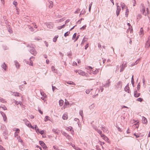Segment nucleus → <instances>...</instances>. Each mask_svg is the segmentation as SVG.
Masks as SVG:
<instances>
[{"label":"nucleus","instance_id":"nucleus-1","mask_svg":"<svg viewBox=\"0 0 150 150\" xmlns=\"http://www.w3.org/2000/svg\"><path fill=\"white\" fill-rule=\"evenodd\" d=\"M141 11L142 14L145 16H146L148 13V8H146V12H145V7L144 6L143 4H141Z\"/></svg>","mask_w":150,"mask_h":150},{"label":"nucleus","instance_id":"nucleus-2","mask_svg":"<svg viewBox=\"0 0 150 150\" xmlns=\"http://www.w3.org/2000/svg\"><path fill=\"white\" fill-rule=\"evenodd\" d=\"M122 86V82L121 81H118L115 86L116 88L117 89H120Z\"/></svg>","mask_w":150,"mask_h":150},{"label":"nucleus","instance_id":"nucleus-3","mask_svg":"<svg viewBox=\"0 0 150 150\" xmlns=\"http://www.w3.org/2000/svg\"><path fill=\"white\" fill-rule=\"evenodd\" d=\"M101 131H98V133L100 134V136L105 141H107L108 140V138L105 135L103 134Z\"/></svg>","mask_w":150,"mask_h":150},{"label":"nucleus","instance_id":"nucleus-4","mask_svg":"<svg viewBox=\"0 0 150 150\" xmlns=\"http://www.w3.org/2000/svg\"><path fill=\"white\" fill-rule=\"evenodd\" d=\"M62 134L65 136L68 140H70L71 139V137L65 132H62Z\"/></svg>","mask_w":150,"mask_h":150},{"label":"nucleus","instance_id":"nucleus-5","mask_svg":"<svg viewBox=\"0 0 150 150\" xmlns=\"http://www.w3.org/2000/svg\"><path fill=\"white\" fill-rule=\"evenodd\" d=\"M118 3H116V5L117 6V10L116 11V14L117 16L119 14L120 11H121V8L120 6L118 5Z\"/></svg>","mask_w":150,"mask_h":150},{"label":"nucleus","instance_id":"nucleus-6","mask_svg":"<svg viewBox=\"0 0 150 150\" xmlns=\"http://www.w3.org/2000/svg\"><path fill=\"white\" fill-rule=\"evenodd\" d=\"M30 52L32 54L34 55H35L37 54V52L36 51L35 49L33 48V47L30 50Z\"/></svg>","mask_w":150,"mask_h":150},{"label":"nucleus","instance_id":"nucleus-7","mask_svg":"<svg viewBox=\"0 0 150 150\" xmlns=\"http://www.w3.org/2000/svg\"><path fill=\"white\" fill-rule=\"evenodd\" d=\"M39 143L45 150H47V147L43 141H40Z\"/></svg>","mask_w":150,"mask_h":150},{"label":"nucleus","instance_id":"nucleus-8","mask_svg":"<svg viewBox=\"0 0 150 150\" xmlns=\"http://www.w3.org/2000/svg\"><path fill=\"white\" fill-rule=\"evenodd\" d=\"M101 128L104 132L107 134L109 132L108 129L105 126H104L103 125H101Z\"/></svg>","mask_w":150,"mask_h":150},{"label":"nucleus","instance_id":"nucleus-9","mask_svg":"<svg viewBox=\"0 0 150 150\" xmlns=\"http://www.w3.org/2000/svg\"><path fill=\"white\" fill-rule=\"evenodd\" d=\"M126 67V64L125 63V64L124 62L120 66V72H122L124 70L125 67Z\"/></svg>","mask_w":150,"mask_h":150},{"label":"nucleus","instance_id":"nucleus-10","mask_svg":"<svg viewBox=\"0 0 150 150\" xmlns=\"http://www.w3.org/2000/svg\"><path fill=\"white\" fill-rule=\"evenodd\" d=\"M46 25L48 28L50 29H52L54 26V24L51 22H50L46 24Z\"/></svg>","mask_w":150,"mask_h":150},{"label":"nucleus","instance_id":"nucleus-11","mask_svg":"<svg viewBox=\"0 0 150 150\" xmlns=\"http://www.w3.org/2000/svg\"><path fill=\"white\" fill-rule=\"evenodd\" d=\"M23 121L25 122V124L29 127V126L31 125V124H30V122L28 121L26 119H24L23 120Z\"/></svg>","mask_w":150,"mask_h":150},{"label":"nucleus","instance_id":"nucleus-12","mask_svg":"<svg viewBox=\"0 0 150 150\" xmlns=\"http://www.w3.org/2000/svg\"><path fill=\"white\" fill-rule=\"evenodd\" d=\"M52 131L55 133L57 134L58 135L59 133V130L57 129H52Z\"/></svg>","mask_w":150,"mask_h":150},{"label":"nucleus","instance_id":"nucleus-13","mask_svg":"<svg viewBox=\"0 0 150 150\" xmlns=\"http://www.w3.org/2000/svg\"><path fill=\"white\" fill-rule=\"evenodd\" d=\"M110 83V79H108L107 81V83L103 85V86H104L105 87H107L109 86Z\"/></svg>","mask_w":150,"mask_h":150},{"label":"nucleus","instance_id":"nucleus-14","mask_svg":"<svg viewBox=\"0 0 150 150\" xmlns=\"http://www.w3.org/2000/svg\"><path fill=\"white\" fill-rule=\"evenodd\" d=\"M76 73H78L79 74L82 76H83L85 74L84 72L81 70H79L76 71Z\"/></svg>","mask_w":150,"mask_h":150},{"label":"nucleus","instance_id":"nucleus-15","mask_svg":"<svg viewBox=\"0 0 150 150\" xmlns=\"http://www.w3.org/2000/svg\"><path fill=\"white\" fill-rule=\"evenodd\" d=\"M139 35L140 37H142L144 35L143 30L142 28H141L139 32Z\"/></svg>","mask_w":150,"mask_h":150},{"label":"nucleus","instance_id":"nucleus-16","mask_svg":"<svg viewBox=\"0 0 150 150\" xmlns=\"http://www.w3.org/2000/svg\"><path fill=\"white\" fill-rule=\"evenodd\" d=\"M1 67L4 70L6 71V70L7 66L4 62L3 64L2 65Z\"/></svg>","mask_w":150,"mask_h":150},{"label":"nucleus","instance_id":"nucleus-17","mask_svg":"<svg viewBox=\"0 0 150 150\" xmlns=\"http://www.w3.org/2000/svg\"><path fill=\"white\" fill-rule=\"evenodd\" d=\"M140 93H137V91H135L134 92V96L136 97H138L140 96Z\"/></svg>","mask_w":150,"mask_h":150},{"label":"nucleus","instance_id":"nucleus-18","mask_svg":"<svg viewBox=\"0 0 150 150\" xmlns=\"http://www.w3.org/2000/svg\"><path fill=\"white\" fill-rule=\"evenodd\" d=\"M150 46V39L149 40L148 39V40L146 41V47H149Z\"/></svg>","mask_w":150,"mask_h":150},{"label":"nucleus","instance_id":"nucleus-19","mask_svg":"<svg viewBox=\"0 0 150 150\" xmlns=\"http://www.w3.org/2000/svg\"><path fill=\"white\" fill-rule=\"evenodd\" d=\"M13 95L15 96H21L20 95H21V94H20L19 93L17 92H14L13 94Z\"/></svg>","mask_w":150,"mask_h":150},{"label":"nucleus","instance_id":"nucleus-20","mask_svg":"<svg viewBox=\"0 0 150 150\" xmlns=\"http://www.w3.org/2000/svg\"><path fill=\"white\" fill-rule=\"evenodd\" d=\"M76 150H81V149L78 147L77 146H76L74 144H72L71 145Z\"/></svg>","mask_w":150,"mask_h":150},{"label":"nucleus","instance_id":"nucleus-21","mask_svg":"<svg viewBox=\"0 0 150 150\" xmlns=\"http://www.w3.org/2000/svg\"><path fill=\"white\" fill-rule=\"evenodd\" d=\"M142 121L144 123H146L147 122V119L144 117H142Z\"/></svg>","mask_w":150,"mask_h":150},{"label":"nucleus","instance_id":"nucleus-22","mask_svg":"<svg viewBox=\"0 0 150 150\" xmlns=\"http://www.w3.org/2000/svg\"><path fill=\"white\" fill-rule=\"evenodd\" d=\"M92 73L93 74H97L99 71L98 69H96V70H94L93 69L92 70Z\"/></svg>","mask_w":150,"mask_h":150},{"label":"nucleus","instance_id":"nucleus-23","mask_svg":"<svg viewBox=\"0 0 150 150\" xmlns=\"http://www.w3.org/2000/svg\"><path fill=\"white\" fill-rule=\"evenodd\" d=\"M62 118L64 120H67L68 118V116L66 114H64Z\"/></svg>","mask_w":150,"mask_h":150},{"label":"nucleus","instance_id":"nucleus-24","mask_svg":"<svg viewBox=\"0 0 150 150\" xmlns=\"http://www.w3.org/2000/svg\"><path fill=\"white\" fill-rule=\"evenodd\" d=\"M129 88L128 86H126L125 88L124 89L127 92L129 93Z\"/></svg>","mask_w":150,"mask_h":150},{"label":"nucleus","instance_id":"nucleus-25","mask_svg":"<svg viewBox=\"0 0 150 150\" xmlns=\"http://www.w3.org/2000/svg\"><path fill=\"white\" fill-rule=\"evenodd\" d=\"M50 5L49 6L50 8H52L53 6V2L52 1H50Z\"/></svg>","mask_w":150,"mask_h":150},{"label":"nucleus","instance_id":"nucleus-26","mask_svg":"<svg viewBox=\"0 0 150 150\" xmlns=\"http://www.w3.org/2000/svg\"><path fill=\"white\" fill-rule=\"evenodd\" d=\"M142 16L140 14H139L137 15V21H139L140 19L141 18Z\"/></svg>","mask_w":150,"mask_h":150},{"label":"nucleus","instance_id":"nucleus-27","mask_svg":"<svg viewBox=\"0 0 150 150\" xmlns=\"http://www.w3.org/2000/svg\"><path fill=\"white\" fill-rule=\"evenodd\" d=\"M64 101L62 100H59V105L60 106H61L62 105Z\"/></svg>","mask_w":150,"mask_h":150},{"label":"nucleus","instance_id":"nucleus-28","mask_svg":"<svg viewBox=\"0 0 150 150\" xmlns=\"http://www.w3.org/2000/svg\"><path fill=\"white\" fill-rule=\"evenodd\" d=\"M72 127L71 126H69V127H67L65 128L67 130H70V131L72 130Z\"/></svg>","mask_w":150,"mask_h":150},{"label":"nucleus","instance_id":"nucleus-29","mask_svg":"<svg viewBox=\"0 0 150 150\" xmlns=\"http://www.w3.org/2000/svg\"><path fill=\"white\" fill-rule=\"evenodd\" d=\"M15 65L16 67L18 68L20 66L19 63L17 62V61H15Z\"/></svg>","mask_w":150,"mask_h":150},{"label":"nucleus","instance_id":"nucleus-30","mask_svg":"<svg viewBox=\"0 0 150 150\" xmlns=\"http://www.w3.org/2000/svg\"><path fill=\"white\" fill-rule=\"evenodd\" d=\"M67 83L68 84H69V85H75V83L74 82H73L72 81H69L67 82Z\"/></svg>","mask_w":150,"mask_h":150},{"label":"nucleus","instance_id":"nucleus-31","mask_svg":"<svg viewBox=\"0 0 150 150\" xmlns=\"http://www.w3.org/2000/svg\"><path fill=\"white\" fill-rule=\"evenodd\" d=\"M129 13V10L127 8L126 10V12H125V16L126 17H127Z\"/></svg>","mask_w":150,"mask_h":150},{"label":"nucleus","instance_id":"nucleus-32","mask_svg":"<svg viewBox=\"0 0 150 150\" xmlns=\"http://www.w3.org/2000/svg\"><path fill=\"white\" fill-rule=\"evenodd\" d=\"M93 129H94L98 133V131H100V130L98 129L97 127L94 125H93Z\"/></svg>","mask_w":150,"mask_h":150},{"label":"nucleus","instance_id":"nucleus-33","mask_svg":"<svg viewBox=\"0 0 150 150\" xmlns=\"http://www.w3.org/2000/svg\"><path fill=\"white\" fill-rule=\"evenodd\" d=\"M51 69L52 71L54 72H56L57 71V70L55 68L54 66H52Z\"/></svg>","mask_w":150,"mask_h":150},{"label":"nucleus","instance_id":"nucleus-34","mask_svg":"<svg viewBox=\"0 0 150 150\" xmlns=\"http://www.w3.org/2000/svg\"><path fill=\"white\" fill-rule=\"evenodd\" d=\"M34 128L35 129V130L36 131V132L37 133H38V132H39V130L38 127H37V125H35Z\"/></svg>","mask_w":150,"mask_h":150},{"label":"nucleus","instance_id":"nucleus-35","mask_svg":"<svg viewBox=\"0 0 150 150\" xmlns=\"http://www.w3.org/2000/svg\"><path fill=\"white\" fill-rule=\"evenodd\" d=\"M58 37V35L55 36L53 38V41L54 42H55L57 40V38Z\"/></svg>","mask_w":150,"mask_h":150},{"label":"nucleus","instance_id":"nucleus-36","mask_svg":"<svg viewBox=\"0 0 150 150\" xmlns=\"http://www.w3.org/2000/svg\"><path fill=\"white\" fill-rule=\"evenodd\" d=\"M93 89H88L86 90V92L87 94H88Z\"/></svg>","mask_w":150,"mask_h":150},{"label":"nucleus","instance_id":"nucleus-37","mask_svg":"<svg viewBox=\"0 0 150 150\" xmlns=\"http://www.w3.org/2000/svg\"><path fill=\"white\" fill-rule=\"evenodd\" d=\"M64 26L65 25H63L62 26H58L57 28H58V29L60 30L62 28H63L64 27Z\"/></svg>","mask_w":150,"mask_h":150},{"label":"nucleus","instance_id":"nucleus-38","mask_svg":"<svg viewBox=\"0 0 150 150\" xmlns=\"http://www.w3.org/2000/svg\"><path fill=\"white\" fill-rule=\"evenodd\" d=\"M0 107H1V108L4 110H7V108H6V107L4 105L1 106Z\"/></svg>","mask_w":150,"mask_h":150},{"label":"nucleus","instance_id":"nucleus-39","mask_svg":"<svg viewBox=\"0 0 150 150\" xmlns=\"http://www.w3.org/2000/svg\"><path fill=\"white\" fill-rule=\"evenodd\" d=\"M79 114L82 117H83V112L82 110H80L79 111Z\"/></svg>","mask_w":150,"mask_h":150},{"label":"nucleus","instance_id":"nucleus-40","mask_svg":"<svg viewBox=\"0 0 150 150\" xmlns=\"http://www.w3.org/2000/svg\"><path fill=\"white\" fill-rule=\"evenodd\" d=\"M15 102L16 104L17 105H18V104H20L21 105L22 104L21 102L20 101L18 102V101H15Z\"/></svg>","mask_w":150,"mask_h":150},{"label":"nucleus","instance_id":"nucleus-41","mask_svg":"<svg viewBox=\"0 0 150 150\" xmlns=\"http://www.w3.org/2000/svg\"><path fill=\"white\" fill-rule=\"evenodd\" d=\"M70 32H67L65 33L64 35V36L65 37H67V36H68Z\"/></svg>","mask_w":150,"mask_h":150},{"label":"nucleus","instance_id":"nucleus-42","mask_svg":"<svg viewBox=\"0 0 150 150\" xmlns=\"http://www.w3.org/2000/svg\"><path fill=\"white\" fill-rule=\"evenodd\" d=\"M13 4L15 6V7H16V6L17 5V3L15 1H14L13 2Z\"/></svg>","mask_w":150,"mask_h":150},{"label":"nucleus","instance_id":"nucleus-43","mask_svg":"<svg viewBox=\"0 0 150 150\" xmlns=\"http://www.w3.org/2000/svg\"><path fill=\"white\" fill-rule=\"evenodd\" d=\"M0 101L3 103H4L6 102V101L5 100L2 98H0Z\"/></svg>","mask_w":150,"mask_h":150},{"label":"nucleus","instance_id":"nucleus-44","mask_svg":"<svg viewBox=\"0 0 150 150\" xmlns=\"http://www.w3.org/2000/svg\"><path fill=\"white\" fill-rule=\"evenodd\" d=\"M86 13V11L85 10H83L81 11V13H80V15L79 16H80V15L81 14H84V13Z\"/></svg>","mask_w":150,"mask_h":150},{"label":"nucleus","instance_id":"nucleus-45","mask_svg":"<svg viewBox=\"0 0 150 150\" xmlns=\"http://www.w3.org/2000/svg\"><path fill=\"white\" fill-rule=\"evenodd\" d=\"M92 2L90 4H89V12H90L91 11V6L92 5Z\"/></svg>","mask_w":150,"mask_h":150},{"label":"nucleus","instance_id":"nucleus-46","mask_svg":"<svg viewBox=\"0 0 150 150\" xmlns=\"http://www.w3.org/2000/svg\"><path fill=\"white\" fill-rule=\"evenodd\" d=\"M121 6L122 9H123L124 8H126V6L124 3L123 4V5H122Z\"/></svg>","mask_w":150,"mask_h":150},{"label":"nucleus","instance_id":"nucleus-47","mask_svg":"<svg viewBox=\"0 0 150 150\" xmlns=\"http://www.w3.org/2000/svg\"><path fill=\"white\" fill-rule=\"evenodd\" d=\"M49 117L47 116H45V122H46L48 120H49V119H48V118H49Z\"/></svg>","mask_w":150,"mask_h":150},{"label":"nucleus","instance_id":"nucleus-48","mask_svg":"<svg viewBox=\"0 0 150 150\" xmlns=\"http://www.w3.org/2000/svg\"><path fill=\"white\" fill-rule=\"evenodd\" d=\"M76 35V33H74L73 36V37H72L73 40H74L75 38Z\"/></svg>","mask_w":150,"mask_h":150},{"label":"nucleus","instance_id":"nucleus-49","mask_svg":"<svg viewBox=\"0 0 150 150\" xmlns=\"http://www.w3.org/2000/svg\"><path fill=\"white\" fill-rule=\"evenodd\" d=\"M80 11V9L79 8H78L75 11L74 13L76 14L78 13V12Z\"/></svg>","mask_w":150,"mask_h":150},{"label":"nucleus","instance_id":"nucleus-50","mask_svg":"<svg viewBox=\"0 0 150 150\" xmlns=\"http://www.w3.org/2000/svg\"><path fill=\"white\" fill-rule=\"evenodd\" d=\"M131 82L132 85H134V79L133 78V76H132V79H131Z\"/></svg>","mask_w":150,"mask_h":150},{"label":"nucleus","instance_id":"nucleus-51","mask_svg":"<svg viewBox=\"0 0 150 150\" xmlns=\"http://www.w3.org/2000/svg\"><path fill=\"white\" fill-rule=\"evenodd\" d=\"M40 93H41V94L42 95V96H43V97H45L46 96V95L45 93H44V92H41Z\"/></svg>","mask_w":150,"mask_h":150},{"label":"nucleus","instance_id":"nucleus-52","mask_svg":"<svg viewBox=\"0 0 150 150\" xmlns=\"http://www.w3.org/2000/svg\"><path fill=\"white\" fill-rule=\"evenodd\" d=\"M19 129H16V133H15V135H17V134H16V133H19Z\"/></svg>","mask_w":150,"mask_h":150},{"label":"nucleus","instance_id":"nucleus-53","mask_svg":"<svg viewBox=\"0 0 150 150\" xmlns=\"http://www.w3.org/2000/svg\"><path fill=\"white\" fill-rule=\"evenodd\" d=\"M137 100L138 101H140V102H141L142 101L143 99L141 98H137Z\"/></svg>","mask_w":150,"mask_h":150},{"label":"nucleus","instance_id":"nucleus-54","mask_svg":"<svg viewBox=\"0 0 150 150\" xmlns=\"http://www.w3.org/2000/svg\"><path fill=\"white\" fill-rule=\"evenodd\" d=\"M85 39H86L87 40L88 39V38H85V36L84 37L83 39V40H82L83 42H85L87 41V40H85Z\"/></svg>","mask_w":150,"mask_h":150},{"label":"nucleus","instance_id":"nucleus-55","mask_svg":"<svg viewBox=\"0 0 150 150\" xmlns=\"http://www.w3.org/2000/svg\"><path fill=\"white\" fill-rule=\"evenodd\" d=\"M86 27V25H83L81 28H80V29L81 30H82V29L84 30V29H85Z\"/></svg>","mask_w":150,"mask_h":150},{"label":"nucleus","instance_id":"nucleus-56","mask_svg":"<svg viewBox=\"0 0 150 150\" xmlns=\"http://www.w3.org/2000/svg\"><path fill=\"white\" fill-rule=\"evenodd\" d=\"M52 89L53 91H54V90L55 89H57V88L55 86H54L52 85Z\"/></svg>","mask_w":150,"mask_h":150},{"label":"nucleus","instance_id":"nucleus-57","mask_svg":"<svg viewBox=\"0 0 150 150\" xmlns=\"http://www.w3.org/2000/svg\"><path fill=\"white\" fill-rule=\"evenodd\" d=\"M3 117V118L4 120V121H6L7 120V118L6 115H5V116H4Z\"/></svg>","mask_w":150,"mask_h":150},{"label":"nucleus","instance_id":"nucleus-58","mask_svg":"<svg viewBox=\"0 0 150 150\" xmlns=\"http://www.w3.org/2000/svg\"><path fill=\"white\" fill-rule=\"evenodd\" d=\"M0 150H5V149L2 146L0 145Z\"/></svg>","mask_w":150,"mask_h":150},{"label":"nucleus","instance_id":"nucleus-59","mask_svg":"<svg viewBox=\"0 0 150 150\" xmlns=\"http://www.w3.org/2000/svg\"><path fill=\"white\" fill-rule=\"evenodd\" d=\"M139 60H140L139 59H138L137 60H136V62H135V63H134V64H135V65L137 64H138V63L139 62Z\"/></svg>","mask_w":150,"mask_h":150},{"label":"nucleus","instance_id":"nucleus-60","mask_svg":"<svg viewBox=\"0 0 150 150\" xmlns=\"http://www.w3.org/2000/svg\"><path fill=\"white\" fill-rule=\"evenodd\" d=\"M28 28H29V29H30V30L31 31H33V28L32 27H30V26H28Z\"/></svg>","mask_w":150,"mask_h":150},{"label":"nucleus","instance_id":"nucleus-61","mask_svg":"<svg viewBox=\"0 0 150 150\" xmlns=\"http://www.w3.org/2000/svg\"><path fill=\"white\" fill-rule=\"evenodd\" d=\"M8 31L10 33H12L13 32L12 30H11V28H10V27H9V28L8 29Z\"/></svg>","mask_w":150,"mask_h":150},{"label":"nucleus","instance_id":"nucleus-62","mask_svg":"<svg viewBox=\"0 0 150 150\" xmlns=\"http://www.w3.org/2000/svg\"><path fill=\"white\" fill-rule=\"evenodd\" d=\"M0 113H1V115L3 117L4 116H5V113L4 112H3L1 111Z\"/></svg>","mask_w":150,"mask_h":150},{"label":"nucleus","instance_id":"nucleus-63","mask_svg":"<svg viewBox=\"0 0 150 150\" xmlns=\"http://www.w3.org/2000/svg\"><path fill=\"white\" fill-rule=\"evenodd\" d=\"M59 54H60L62 56V59H63V56H64V54L62 53L61 52H59Z\"/></svg>","mask_w":150,"mask_h":150},{"label":"nucleus","instance_id":"nucleus-64","mask_svg":"<svg viewBox=\"0 0 150 150\" xmlns=\"http://www.w3.org/2000/svg\"><path fill=\"white\" fill-rule=\"evenodd\" d=\"M103 86H100V90H101V92H102L103 90Z\"/></svg>","mask_w":150,"mask_h":150}]
</instances>
